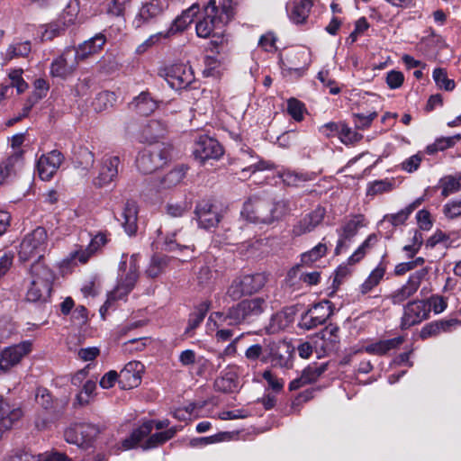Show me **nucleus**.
I'll list each match as a JSON object with an SVG mask.
<instances>
[{
	"label": "nucleus",
	"mask_w": 461,
	"mask_h": 461,
	"mask_svg": "<svg viewBox=\"0 0 461 461\" xmlns=\"http://www.w3.org/2000/svg\"><path fill=\"white\" fill-rule=\"evenodd\" d=\"M267 303L263 297L245 299L230 307L227 313L216 312L210 315L208 324L212 321L213 326L219 328L224 325L236 326L243 322H249L258 317L267 309Z\"/></svg>",
	"instance_id": "obj_1"
},
{
	"label": "nucleus",
	"mask_w": 461,
	"mask_h": 461,
	"mask_svg": "<svg viewBox=\"0 0 461 461\" xmlns=\"http://www.w3.org/2000/svg\"><path fill=\"white\" fill-rule=\"evenodd\" d=\"M288 211V203L285 201L271 203L255 196L244 203L241 215L253 223L270 224L281 220Z\"/></svg>",
	"instance_id": "obj_2"
},
{
	"label": "nucleus",
	"mask_w": 461,
	"mask_h": 461,
	"mask_svg": "<svg viewBox=\"0 0 461 461\" xmlns=\"http://www.w3.org/2000/svg\"><path fill=\"white\" fill-rule=\"evenodd\" d=\"M30 279V285L26 293L27 301L46 302L50 297L52 291L55 280L54 272L43 260H36L31 266Z\"/></svg>",
	"instance_id": "obj_3"
},
{
	"label": "nucleus",
	"mask_w": 461,
	"mask_h": 461,
	"mask_svg": "<svg viewBox=\"0 0 461 461\" xmlns=\"http://www.w3.org/2000/svg\"><path fill=\"white\" fill-rule=\"evenodd\" d=\"M202 16L196 23L195 31L200 38H209L215 35V31L221 29L230 18L229 7L225 5L219 9L216 0L201 2Z\"/></svg>",
	"instance_id": "obj_4"
},
{
	"label": "nucleus",
	"mask_w": 461,
	"mask_h": 461,
	"mask_svg": "<svg viewBox=\"0 0 461 461\" xmlns=\"http://www.w3.org/2000/svg\"><path fill=\"white\" fill-rule=\"evenodd\" d=\"M138 270L139 265L137 255H131L129 260L126 256H122L119 266L117 285L108 294L105 304L100 310L101 312H103L104 307H110L113 301L122 299L133 289L139 277Z\"/></svg>",
	"instance_id": "obj_5"
},
{
	"label": "nucleus",
	"mask_w": 461,
	"mask_h": 461,
	"mask_svg": "<svg viewBox=\"0 0 461 461\" xmlns=\"http://www.w3.org/2000/svg\"><path fill=\"white\" fill-rule=\"evenodd\" d=\"M170 146L157 142L141 150L137 158L138 169L143 174H151L167 164L170 158Z\"/></svg>",
	"instance_id": "obj_6"
},
{
	"label": "nucleus",
	"mask_w": 461,
	"mask_h": 461,
	"mask_svg": "<svg viewBox=\"0 0 461 461\" xmlns=\"http://www.w3.org/2000/svg\"><path fill=\"white\" fill-rule=\"evenodd\" d=\"M47 231L43 227H37L25 235L21 242L18 253L20 260H43L47 249Z\"/></svg>",
	"instance_id": "obj_7"
},
{
	"label": "nucleus",
	"mask_w": 461,
	"mask_h": 461,
	"mask_svg": "<svg viewBox=\"0 0 461 461\" xmlns=\"http://www.w3.org/2000/svg\"><path fill=\"white\" fill-rule=\"evenodd\" d=\"M267 282L265 273L244 275L235 278L227 290V295L232 300H238L243 295L259 292Z\"/></svg>",
	"instance_id": "obj_8"
},
{
	"label": "nucleus",
	"mask_w": 461,
	"mask_h": 461,
	"mask_svg": "<svg viewBox=\"0 0 461 461\" xmlns=\"http://www.w3.org/2000/svg\"><path fill=\"white\" fill-rule=\"evenodd\" d=\"M158 75L175 90L185 89L194 80L192 68L183 63L163 66Z\"/></svg>",
	"instance_id": "obj_9"
},
{
	"label": "nucleus",
	"mask_w": 461,
	"mask_h": 461,
	"mask_svg": "<svg viewBox=\"0 0 461 461\" xmlns=\"http://www.w3.org/2000/svg\"><path fill=\"white\" fill-rule=\"evenodd\" d=\"M167 7L168 3L166 0L142 1L132 20L133 27L140 29L156 23Z\"/></svg>",
	"instance_id": "obj_10"
},
{
	"label": "nucleus",
	"mask_w": 461,
	"mask_h": 461,
	"mask_svg": "<svg viewBox=\"0 0 461 461\" xmlns=\"http://www.w3.org/2000/svg\"><path fill=\"white\" fill-rule=\"evenodd\" d=\"M32 350V342L23 340L18 344L3 348L0 351V372L5 374L21 363L23 357Z\"/></svg>",
	"instance_id": "obj_11"
},
{
	"label": "nucleus",
	"mask_w": 461,
	"mask_h": 461,
	"mask_svg": "<svg viewBox=\"0 0 461 461\" xmlns=\"http://www.w3.org/2000/svg\"><path fill=\"white\" fill-rule=\"evenodd\" d=\"M428 274L429 269L427 267L415 271L409 276L405 284L393 291L386 298L394 305L402 303L417 293Z\"/></svg>",
	"instance_id": "obj_12"
},
{
	"label": "nucleus",
	"mask_w": 461,
	"mask_h": 461,
	"mask_svg": "<svg viewBox=\"0 0 461 461\" xmlns=\"http://www.w3.org/2000/svg\"><path fill=\"white\" fill-rule=\"evenodd\" d=\"M332 314V306L330 301H322L313 304L302 314L299 327L303 330H313L326 322Z\"/></svg>",
	"instance_id": "obj_13"
},
{
	"label": "nucleus",
	"mask_w": 461,
	"mask_h": 461,
	"mask_svg": "<svg viewBox=\"0 0 461 461\" xmlns=\"http://www.w3.org/2000/svg\"><path fill=\"white\" fill-rule=\"evenodd\" d=\"M193 153L194 158L203 164L210 159H219L223 155V149L215 139L202 135L195 140Z\"/></svg>",
	"instance_id": "obj_14"
},
{
	"label": "nucleus",
	"mask_w": 461,
	"mask_h": 461,
	"mask_svg": "<svg viewBox=\"0 0 461 461\" xmlns=\"http://www.w3.org/2000/svg\"><path fill=\"white\" fill-rule=\"evenodd\" d=\"M430 307L424 300H413L405 304L401 321V327L408 329L428 319Z\"/></svg>",
	"instance_id": "obj_15"
},
{
	"label": "nucleus",
	"mask_w": 461,
	"mask_h": 461,
	"mask_svg": "<svg viewBox=\"0 0 461 461\" xmlns=\"http://www.w3.org/2000/svg\"><path fill=\"white\" fill-rule=\"evenodd\" d=\"M96 426L90 423H78L65 430L64 437L68 443L79 447L87 446L98 434Z\"/></svg>",
	"instance_id": "obj_16"
},
{
	"label": "nucleus",
	"mask_w": 461,
	"mask_h": 461,
	"mask_svg": "<svg viewBox=\"0 0 461 461\" xmlns=\"http://www.w3.org/2000/svg\"><path fill=\"white\" fill-rule=\"evenodd\" d=\"M64 160L62 153L57 149L42 154L37 160L36 169L43 181L50 180Z\"/></svg>",
	"instance_id": "obj_17"
},
{
	"label": "nucleus",
	"mask_w": 461,
	"mask_h": 461,
	"mask_svg": "<svg viewBox=\"0 0 461 461\" xmlns=\"http://www.w3.org/2000/svg\"><path fill=\"white\" fill-rule=\"evenodd\" d=\"M364 221L365 217L357 214L343 221L341 227L337 230L339 240L335 249L336 254H339L344 248L348 246V243L357 235L358 230L365 226Z\"/></svg>",
	"instance_id": "obj_18"
},
{
	"label": "nucleus",
	"mask_w": 461,
	"mask_h": 461,
	"mask_svg": "<svg viewBox=\"0 0 461 461\" xmlns=\"http://www.w3.org/2000/svg\"><path fill=\"white\" fill-rule=\"evenodd\" d=\"M120 162L118 156L105 155L100 162L98 174L93 179V185L100 188L112 183L118 175Z\"/></svg>",
	"instance_id": "obj_19"
},
{
	"label": "nucleus",
	"mask_w": 461,
	"mask_h": 461,
	"mask_svg": "<svg viewBox=\"0 0 461 461\" xmlns=\"http://www.w3.org/2000/svg\"><path fill=\"white\" fill-rule=\"evenodd\" d=\"M265 351L262 363H270L273 366H286L290 356L288 345L281 341L267 339Z\"/></svg>",
	"instance_id": "obj_20"
},
{
	"label": "nucleus",
	"mask_w": 461,
	"mask_h": 461,
	"mask_svg": "<svg viewBox=\"0 0 461 461\" xmlns=\"http://www.w3.org/2000/svg\"><path fill=\"white\" fill-rule=\"evenodd\" d=\"M78 62L74 49L68 48L59 57L52 61L50 74L53 77L66 78L75 71Z\"/></svg>",
	"instance_id": "obj_21"
},
{
	"label": "nucleus",
	"mask_w": 461,
	"mask_h": 461,
	"mask_svg": "<svg viewBox=\"0 0 461 461\" xmlns=\"http://www.w3.org/2000/svg\"><path fill=\"white\" fill-rule=\"evenodd\" d=\"M144 366L139 361H131L119 373V385L122 390L137 387L141 382Z\"/></svg>",
	"instance_id": "obj_22"
},
{
	"label": "nucleus",
	"mask_w": 461,
	"mask_h": 461,
	"mask_svg": "<svg viewBox=\"0 0 461 461\" xmlns=\"http://www.w3.org/2000/svg\"><path fill=\"white\" fill-rule=\"evenodd\" d=\"M325 214L326 210L324 207H316L294 225L292 230L293 235L299 237L312 231L323 221Z\"/></svg>",
	"instance_id": "obj_23"
},
{
	"label": "nucleus",
	"mask_w": 461,
	"mask_h": 461,
	"mask_svg": "<svg viewBox=\"0 0 461 461\" xmlns=\"http://www.w3.org/2000/svg\"><path fill=\"white\" fill-rule=\"evenodd\" d=\"M195 215L198 225L205 230L217 226L221 220L220 213L208 201H203L196 205Z\"/></svg>",
	"instance_id": "obj_24"
},
{
	"label": "nucleus",
	"mask_w": 461,
	"mask_h": 461,
	"mask_svg": "<svg viewBox=\"0 0 461 461\" xmlns=\"http://www.w3.org/2000/svg\"><path fill=\"white\" fill-rule=\"evenodd\" d=\"M239 388L238 366L229 365L214 381V389L221 393H233Z\"/></svg>",
	"instance_id": "obj_25"
},
{
	"label": "nucleus",
	"mask_w": 461,
	"mask_h": 461,
	"mask_svg": "<svg viewBox=\"0 0 461 461\" xmlns=\"http://www.w3.org/2000/svg\"><path fill=\"white\" fill-rule=\"evenodd\" d=\"M23 416V411L20 407L6 402L0 395V427L10 429L14 424Z\"/></svg>",
	"instance_id": "obj_26"
},
{
	"label": "nucleus",
	"mask_w": 461,
	"mask_h": 461,
	"mask_svg": "<svg viewBox=\"0 0 461 461\" xmlns=\"http://www.w3.org/2000/svg\"><path fill=\"white\" fill-rule=\"evenodd\" d=\"M106 42V37L103 33H97L91 39L84 41L77 49H74L78 61L99 52Z\"/></svg>",
	"instance_id": "obj_27"
},
{
	"label": "nucleus",
	"mask_w": 461,
	"mask_h": 461,
	"mask_svg": "<svg viewBox=\"0 0 461 461\" xmlns=\"http://www.w3.org/2000/svg\"><path fill=\"white\" fill-rule=\"evenodd\" d=\"M201 10V4L194 3L189 8L183 11L181 15L177 16L172 23L171 26L166 31L168 36H172L178 32L184 31L194 20V17Z\"/></svg>",
	"instance_id": "obj_28"
},
{
	"label": "nucleus",
	"mask_w": 461,
	"mask_h": 461,
	"mask_svg": "<svg viewBox=\"0 0 461 461\" xmlns=\"http://www.w3.org/2000/svg\"><path fill=\"white\" fill-rule=\"evenodd\" d=\"M122 225L125 232L131 236L137 231L138 206L134 201H127L121 213Z\"/></svg>",
	"instance_id": "obj_29"
},
{
	"label": "nucleus",
	"mask_w": 461,
	"mask_h": 461,
	"mask_svg": "<svg viewBox=\"0 0 461 461\" xmlns=\"http://www.w3.org/2000/svg\"><path fill=\"white\" fill-rule=\"evenodd\" d=\"M107 242L106 236L98 233L90 240L89 245L85 249H78L70 254L72 260H78L80 263H86L89 258Z\"/></svg>",
	"instance_id": "obj_30"
},
{
	"label": "nucleus",
	"mask_w": 461,
	"mask_h": 461,
	"mask_svg": "<svg viewBox=\"0 0 461 461\" xmlns=\"http://www.w3.org/2000/svg\"><path fill=\"white\" fill-rule=\"evenodd\" d=\"M23 150L14 151L5 160L0 163V184H4L5 181L23 165Z\"/></svg>",
	"instance_id": "obj_31"
},
{
	"label": "nucleus",
	"mask_w": 461,
	"mask_h": 461,
	"mask_svg": "<svg viewBox=\"0 0 461 461\" xmlns=\"http://www.w3.org/2000/svg\"><path fill=\"white\" fill-rule=\"evenodd\" d=\"M403 342L402 337H395L390 339L379 340L364 347L368 354L382 356L392 349L397 348Z\"/></svg>",
	"instance_id": "obj_32"
},
{
	"label": "nucleus",
	"mask_w": 461,
	"mask_h": 461,
	"mask_svg": "<svg viewBox=\"0 0 461 461\" xmlns=\"http://www.w3.org/2000/svg\"><path fill=\"white\" fill-rule=\"evenodd\" d=\"M458 323L459 321L455 319L430 322L421 329L420 338L425 339L432 336H437L441 332L450 331L451 328Z\"/></svg>",
	"instance_id": "obj_33"
},
{
	"label": "nucleus",
	"mask_w": 461,
	"mask_h": 461,
	"mask_svg": "<svg viewBox=\"0 0 461 461\" xmlns=\"http://www.w3.org/2000/svg\"><path fill=\"white\" fill-rule=\"evenodd\" d=\"M420 203H421V199L418 198L414 202L410 203L408 206H406L405 208L399 211L398 212L384 215V219L381 221V223L384 224V223L388 222L391 225H393V227L400 226L407 221V219L411 214V212L418 206H420Z\"/></svg>",
	"instance_id": "obj_34"
},
{
	"label": "nucleus",
	"mask_w": 461,
	"mask_h": 461,
	"mask_svg": "<svg viewBox=\"0 0 461 461\" xmlns=\"http://www.w3.org/2000/svg\"><path fill=\"white\" fill-rule=\"evenodd\" d=\"M153 423L152 420H148L133 430L131 436L122 441V448L128 450L136 447L142 438L151 433Z\"/></svg>",
	"instance_id": "obj_35"
},
{
	"label": "nucleus",
	"mask_w": 461,
	"mask_h": 461,
	"mask_svg": "<svg viewBox=\"0 0 461 461\" xmlns=\"http://www.w3.org/2000/svg\"><path fill=\"white\" fill-rule=\"evenodd\" d=\"M312 6V3L311 0L294 1L289 12L290 20L296 24L304 23L310 14Z\"/></svg>",
	"instance_id": "obj_36"
},
{
	"label": "nucleus",
	"mask_w": 461,
	"mask_h": 461,
	"mask_svg": "<svg viewBox=\"0 0 461 461\" xmlns=\"http://www.w3.org/2000/svg\"><path fill=\"white\" fill-rule=\"evenodd\" d=\"M31 42L29 41L9 45L6 50L2 53V57L4 59L2 65H6L14 58L27 57L31 52Z\"/></svg>",
	"instance_id": "obj_37"
},
{
	"label": "nucleus",
	"mask_w": 461,
	"mask_h": 461,
	"mask_svg": "<svg viewBox=\"0 0 461 461\" xmlns=\"http://www.w3.org/2000/svg\"><path fill=\"white\" fill-rule=\"evenodd\" d=\"M137 113L141 115H149L157 109V102L147 92L140 93L131 103Z\"/></svg>",
	"instance_id": "obj_38"
},
{
	"label": "nucleus",
	"mask_w": 461,
	"mask_h": 461,
	"mask_svg": "<svg viewBox=\"0 0 461 461\" xmlns=\"http://www.w3.org/2000/svg\"><path fill=\"white\" fill-rule=\"evenodd\" d=\"M385 271V266L383 263L378 264V266L369 274L365 282L360 285V293L362 294H366L371 292L384 278Z\"/></svg>",
	"instance_id": "obj_39"
},
{
	"label": "nucleus",
	"mask_w": 461,
	"mask_h": 461,
	"mask_svg": "<svg viewBox=\"0 0 461 461\" xmlns=\"http://www.w3.org/2000/svg\"><path fill=\"white\" fill-rule=\"evenodd\" d=\"M165 132L164 125L158 121H149L141 130V141L153 142Z\"/></svg>",
	"instance_id": "obj_40"
},
{
	"label": "nucleus",
	"mask_w": 461,
	"mask_h": 461,
	"mask_svg": "<svg viewBox=\"0 0 461 461\" xmlns=\"http://www.w3.org/2000/svg\"><path fill=\"white\" fill-rule=\"evenodd\" d=\"M169 262V258L164 255H154L149 266L145 270V274L149 278H156L161 275Z\"/></svg>",
	"instance_id": "obj_41"
},
{
	"label": "nucleus",
	"mask_w": 461,
	"mask_h": 461,
	"mask_svg": "<svg viewBox=\"0 0 461 461\" xmlns=\"http://www.w3.org/2000/svg\"><path fill=\"white\" fill-rule=\"evenodd\" d=\"M211 307V303L208 301H205L202 303H200L194 310V312H192L188 319V324L185 329V333L189 334L194 330H195L203 321L207 312L209 311Z\"/></svg>",
	"instance_id": "obj_42"
},
{
	"label": "nucleus",
	"mask_w": 461,
	"mask_h": 461,
	"mask_svg": "<svg viewBox=\"0 0 461 461\" xmlns=\"http://www.w3.org/2000/svg\"><path fill=\"white\" fill-rule=\"evenodd\" d=\"M176 433V428H171L166 431H160L150 435V437L141 445L142 449L148 450L157 447L170 438Z\"/></svg>",
	"instance_id": "obj_43"
},
{
	"label": "nucleus",
	"mask_w": 461,
	"mask_h": 461,
	"mask_svg": "<svg viewBox=\"0 0 461 461\" xmlns=\"http://www.w3.org/2000/svg\"><path fill=\"white\" fill-rule=\"evenodd\" d=\"M461 136L459 134L450 137H440L426 147V152L429 155H434L438 151H444L445 149L453 147L457 141H459Z\"/></svg>",
	"instance_id": "obj_44"
},
{
	"label": "nucleus",
	"mask_w": 461,
	"mask_h": 461,
	"mask_svg": "<svg viewBox=\"0 0 461 461\" xmlns=\"http://www.w3.org/2000/svg\"><path fill=\"white\" fill-rule=\"evenodd\" d=\"M95 163L94 153L86 147H80L76 154L75 166L88 172Z\"/></svg>",
	"instance_id": "obj_45"
},
{
	"label": "nucleus",
	"mask_w": 461,
	"mask_h": 461,
	"mask_svg": "<svg viewBox=\"0 0 461 461\" xmlns=\"http://www.w3.org/2000/svg\"><path fill=\"white\" fill-rule=\"evenodd\" d=\"M186 170V167L181 166L169 171L161 180L162 187L171 188L177 185L185 178Z\"/></svg>",
	"instance_id": "obj_46"
},
{
	"label": "nucleus",
	"mask_w": 461,
	"mask_h": 461,
	"mask_svg": "<svg viewBox=\"0 0 461 461\" xmlns=\"http://www.w3.org/2000/svg\"><path fill=\"white\" fill-rule=\"evenodd\" d=\"M441 194L447 197L461 189V172L455 176H447L440 181Z\"/></svg>",
	"instance_id": "obj_47"
},
{
	"label": "nucleus",
	"mask_w": 461,
	"mask_h": 461,
	"mask_svg": "<svg viewBox=\"0 0 461 461\" xmlns=\"http://www.w3.org/2000/svg\"><path fill=\"white\" fill-rule=\"evenodd\" d=\"M116 101V95L111 91H103L96 95L93 106L96 112H102L112 107Z\"/></svg>",
	"instance_id": "obj_48"
},
{
	"label": "nucleus",
	"mask_w": 461,
	"mask_h": 461,
	"mask_svg": "<svg viewBox=\"0 0 461 461\" xmlns=\"http://www.w3.org/2000/svg\"><path fill=\"white\" fill-rule=\"evenodd\" d=\"M377 242V237L375 234H370L365 241L355 250V252L348 258V263L353 265L359 262L366 251L371 249Z\"/></svg>",
	"instance_id": "obj_49"
},
{
	"label": "nucleus",
	"mask_w": 461,
	"mask_h": 461,
	"mask_svg": "<svg viewBox=\"0 0 461 461\" xmlns=\"http://www.w3.org/2000/svg\"><path fill=\"white\" fill-rule=\"evenodd\" d=\"M133 0H110L106 4L105 13L113 17H123L126 8Z\"/></svg>",
	"instance_id": "obj_50"
},
{
	"label": "nucleus",
	"mask_w": 461,
	"mask_h": 461,
	"mask_svg": "<svg viewBox=\"0 0 461 461\" xmlns=\"http://www.w3.org/2000/svg\"><path fill=\"white\" fill-rule=\"evenodd\" d=\"M168 38V32H167L166 31L152 34L136 48V53L139 55H142L152 47L158 45L162 40Z\"/></svg>",
	"instance_id": "obj_51"
},
{
	"label": "nucleus",
	"mask_w": 461,
	"mask_h": 461,
	"mask_svg": "<svg viewBox=\"0 0 461 461\" xmlns=\"http://www.w3.org/2000/svg\"><path fill=\"white\" fill-rule=\"evenodd\" d=\"M284 183L287 185H299L301 183L312 180V177L307 173L295 172V171H284L281 175Z\"/></svg>",
	"instance_id": "obj_52"
},
{
	"label": "nucleus",
	"mask_w": 461,
	"mask_h": 461,
	"mask_svg": "<svg viewBox=\"0 0 461 461\" xmlns=\"http://www.w3.org/2000/svg\"><path fill=\"white\" fill-rule=\"evenodd\" d=\"M327 252V246L323 243H319L311 250L304 252L302 255V262L305 265L312 264L319 258H322Z\"/></svg>",
	"instance_id": "obj_53"
},
{
	"label": "nucleus",
	"mask_w": 461,
	"mask_h": 461,
	"mask_svg": "<svg viewBox=\"0 0 461 461\" xmlns=\"http://www.w3.org/2000/svg\"><path fill=\"white\" fill-rule=\"evenodd\" d=\"M23 70L22 68L11 69L8 73L11 83L8 84L16 88L18 94L23 93L28 88V84L23 78Z\"/></svg>",
	"instance_id": "obj_54"
},
{
	"label": "nucleus",
	"mask_w": 461,
	"mask_h": 461,
	"mask_svg": "<svg viewBox=\"0 0 461 461\" xmlns=\"http://www.w3.org/2000/svg\"><path fill=\"white\" fill-rule=\"evenodd\" d=\"M432 77L438 87L447 91H451L455 88L454 80L447 78V71L444 68H435Z\"/></svg>",
	"instance_id": "obj_55"
},
{
	"label": "nucleus",
	"mask_w": 461,
	"mask_h": 461,
	"mask_svg": "<svg viewBox=\"0 0 461 461\" xmlns=\"http://www.w3.org/2000/svg\"><path fill=\"white\" fill-rule=\"evenodd\" d=\"M326 370V366L324 365L317 366H309L303 371V380L304 383L311 384L315 382Z\"/></svg>",
	"instance_id": "obj_56"
},
{
	"label": "nucleus",
	"mask_w": 461,
	"mask_h": 461,
	"mask_svg": "<svg viewBox=\"0 0 461 461\" xmlns=\"http://www.w3.org/2000/svg\"><path fill=\"white\" fill-rule=\"evenodd\" d=\"M96 388V384L93 380H86L83 384L82 391L77 395V401L80 405H86L89 402L90 398L93 395Z\"/></svg>",
	"instance_id": "obj_57"
},
{
	"label": "nucleus",
	"mask_w": 461,
	"mask_h": 461,
	"mask_svg": "<svg viewBox=\"0 0 461 461\" xmlns=\"http://www.w3.org/2000/svg\"><path fill=\"white\" fill-rule=\"evenodd\" d=\"M443 213L447 219L461 216V196L448 201L443 207Z\"/></svg>",
	"instance_id": "obj_58"
},
{
	"label": "nucleus",
	"mask_w": 461,
	"mask_h": 461,
	"mask_svg": "<svg viewBox=\"0 0 461 461\" xmlns=\"http://www.w3.org/2000/svg\"><path fill=\"white\" fill-rule=\"evenodd\" d=\"M266 340H263V344H254L249 347L245 351V357L249 361H257L260 360L262 362V357L266 353Z\"/></svg>",
	"instance_id": "obj_59"
},
{
	"label": "nucleus",
	"mask_w": 461,
	"mask_h": 461,
	"mask_svg": "<svg viewBox=\"0 0 461 461\" xmlns=\"http://www.w3.org/2000/svg\"><path fill=\"white\" fill-rule=\"evenodd\" d=\"M304 105L297 99L291 98L287 104L288 113L297 122H301L303 118Z\"/></svg>",
	"instance_id": "obj_60"
},
{
	"label": "nucleus",
	"mask_w": 461,
	"mask_h": 461,
	"mask_svg": "<svg viewBox=\"0 0 461 461\" xmlns=\"http://www.w3.org/2000/svg\"><path fill=\"white\" fill-rule=\"evenodd\" d=\"M422 159L423 157L420 153L414 154L401 163V169L408 173H413L420 167Z\"/></svg>",
	"instance_id": "obj_61"
},
{
	"label": "nucleus",
	"mask_w": 461,
	"mask_h": 461,
	"mask_svg": "<svg viewBox=\"0 0 461 461\" xmlns=\"http://www.w3.org/2000/svg\"><path fill=\"white\" fill-rule=\"evenodd\" d=\"M423 243L422 233L415 230L411 239V243L403 247V250L407 252L409 257H413L420 249Z\"/></svg>",
	"instance_id": "obj_62"
},
{
	"label": "nucleus",
	"mask_w": 461,
	"mask_h": 461,
	"mask_svg": "<svg viewBox=\"0 0 461 461\" xmlns=\"http://www.w3.org/2000/svg\"><path fill=\"white\" fill-rule=\"evenodd\" d=\"M361 135L357 132L354 131L345 124H341V128L339 131V138L341 141L345 144L355 143L361 139Z\"/></svg>",
	"instance_id": "obj_63"
},
{
	"label": "nucleus",
	"mask_w": 461,
	"mask_h": 461,
	"mask_svg": "<svg viewBox=\"0 0 461 461\" xmlns=\"http://www.w3.org/2000/svg\"><path fill=\"white\" fill-rule=\"evenodd\" d=\"M38 461H72V459L64 453L52 450L40 455Z\"/></svg>",
	"instance_id": "obj_64"
}]
</instances>
